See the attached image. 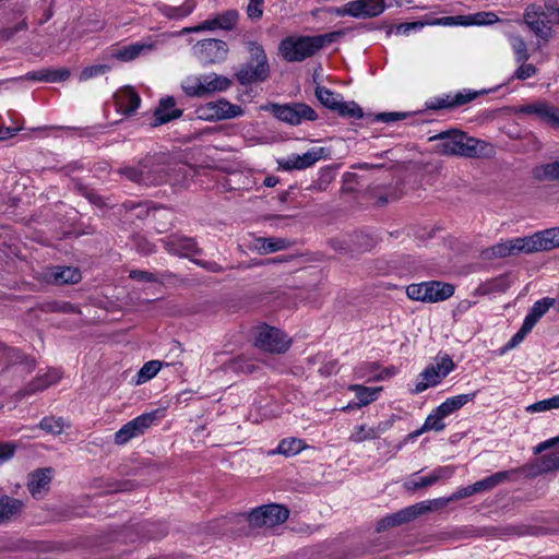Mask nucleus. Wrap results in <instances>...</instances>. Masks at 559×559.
<instances>
[{
  "label": "nucleus",
  "instance_id": "nucleus-1",
  "mask_svg": "<svg viewBox=\"0 0 559 559\" xmlns=\"http://www.w3.org/2000/svg\"><path fill=\"white\" fill-rule=\"evenodd\" d=\"M430 140H438L437 151L444 155L488 157L495 153L493 146L485 141L467 136L460 131L440 133Z\"/></svg>",
  "mask_w": 559,
  "mask_h": 559
},
{
  "label": "nucleus",
  "instance_id": "nucleus-2",
  "mask_svg": "<svg viewBox=\"0 0 559 559\" xmlns=\"http://www.w3.org/2000/svg\"><path fill=\"white\" fill-rule=\"evenodd\" d=\"M476 493L474 484L459 488L450 498L423 501L400 510L382 520V524H405L417 520L421 514L442 508L450 501L467 498Z\"/></svg>",
  "mask_w": 559,
  "mask_h": 559
},
{
  "label": "nucleus",
  "instance_id": "nucleus-3",
  "mask_svg": "<svg viewBox=\"0 0 559 559\" xmlns=\"http://www.w3.org/2000/svg\"><path fill=\"white\" fill-rule=\"evenodd\" d=\"M336 35L338 33L322 36H290L281 41L278 50L286 61H302L314 55L326 43H331Z\"/></svg>",
  "mask_w": 559,
  "mask_h": 559
},
{
  "label": "nucleus",
  "instance_id": "nucleus-4",
  "mask_svg": "<svg viewBox=\"0 0 559 559\" xmlns=\"http://www.w3.org/2000/svg\"><path fill=\"white\" fill-rule=\"evenodd\" d=\"M247 49L250 59L236 73L237 80L242 85L265 81L270 75V66L263 47L255 41H248Z\"/></svg>",
  "mask_w": 559,
  "mask_h": 559
},
{
  "label": "nucleus",
  "instance_id": "nucleus-5",
  "mask_svg": "<svg viewBox=\"0 0 559 559\" xmlns=\"http://www.w3.org/2000/svg\"><path fill=\"white\" fill-rule=\"evenodd\" d=\"M230 86V79L214 72L188 75L181 82L182 91L191 97H205L216 92H224Z\"/></svg>",
  "mask_w": 559,
  "mask_h": 559
},
{
  "label": "nucleus",
  "instance_id": "nucleus-6",
  "mask_svg": "<svg viewBox=\"0 0 559 559\" xmlns=\"http://www.w3.org/2000/svg\"><path fill=\"white\" fill-rule=\"evenodd\" d=\"M164 157H150L145 159L139 167H123L119 170L120 174L126 175L132 181L150 185H159L170 181L166 174Z\"/></svg>",
  "mask_w": 559,
  "mask_h": 559
},
{
  "label": "nucleus",
  "instance_id": "nucleus-7",
  "mask_svg": "<svg viewBox=\"0 0 559 559\" xmlns=\"http://www.w3.org/2000/svg\"><path fill=\"white\" fill-rule=\"evenodd\" d=\"M289 509L281 503H267L251 509L249 512L237 513L231 521L249 524H284L289 518Z\"/></svg>",
  "mask_w": 559,
  "mask_h": 559
},
{
  "label": "nucleus",
  "instance_id": "nucleus-8",
  "mask_svg": "<svg viewBox=\"0 0 559 559\" xmlns=\"http://www.w3.org/2000/svg\"><path fill=\"white\" fill-rule=\"evenodd\" d=\"M453 294V285L438 281L411 284L406 287V295L409 299L429 304L447 300Z\"/></svg>",
  "mask_w": 559,
  "mask_h": 559
},
{
  "label": "nucleus",
  "instance_id": "nucleus-9",
  "mask_svg": "<svg viewBox=\"0 0 559 559\" xmlns=\"http://www.w3.org/2000/svg\"><path fill=\"white\" fill-rule=\"evenodd\" d=\"M454 367L455 365L450 356H437L433 364L419 373L415 386L412 390L413 393L418 394L428 388L439 384L450 372L453 371Z\"/></svg>",
  "mask_w": 559,
  "mask_h": 559
},
{
  "label": "nucleus",
  "instance_id": "nucleus-10",
  "mask_svg": "<svg viewBox=\"0 0 559 559\" xmlns=\"http://www.w3.org/2000/svg\"><path fill=\"white\" fill-rule=\"evenodd\" d=\"M164 417L163 409H155L148 413H144L133 418L132 420L124 424L114 437L115 443L117 445H124L130 440L138 438L151 427L157 420Z\"/></svg>",
  "mask_w": 559,
  "mask_h": 559
},
{
  "label": "nucleus",
  "instance_id": "nucleus-11",
  "mask_svg": "<svg viewBox=\"0 0 559 559\" xmlns=\"http://www.w3.org/2000/svg\"><path fill=\"white\" fill-rule=\"evenodd\" d=\"M264 108L271 111L278 120L292 126H298L305 121H313L317 119L316 111L302 103L288 105L271 104Z\"/></svg>",
  "mask_w": 559,
  "mask_h": 559
},
{
  "label": "nucleus",
  "instance_id": "nucleus-12",
  "mask_svg": "<svg viewBox=\"0 0 559 559\" xmlns=\"http://www.w3.org/2000/svg\"><path fill=\"white\" fill-rule=\"evenodd\" d=\"M384 9V0H353L342 7L331 9L330 12L337 16L370 19L380 15Z\"/></svg>",
  "mask_w": 559,
  "mask_h": 559
},
{
  "label": "nucleus",
  "instance_id": "nucleus-13",
  "mask_svg": "<svg viewBox=\"0 0 559 559\" xmlns=\"http://www.w3.org/2000/svg\"><path fill=\"white\" fill-rule=\"evenodd\" d=\"M524 24L542 41L547 43L552 37V27L543 5L532 3L526 7L523 14Z\"/></svg>",
  "mask_w": 559,
  "mask_h": 559
},
{
  "label": "nucleus",
  "instance_id": "nucleus-14",
  "mask_svg": "<svg viewBox=\"0 0 559 559\" xmlns=\"http://www.w3.org/2000/svg\"><path fill=\"white\" fill-rule=\"evenodd\" d=\"M195 114L199 119L216 121L239 117L243 114V110L240 106L233 105L228 100L221 98L200 105Z\"/></svg>",
  "mask_w": 559,
  "mask_h": 559
},
{
  "label": "nucleus",
  "instance_id": "nucleus-15",
  "mask_svg": "<svg viewBox=\"0 0 559 559\" xmlns=\"http://www.w3.org/2000/svg\"><path fill=\"white\" fill-rule=\"evenodd\" d=\"M192 50L194 57L204 64L221 63L226 60L228 55L227 44L215 38L198 41Z\"/></svg>",
  "mask_w": 559,
  "mask_h": 559
},
{
  "label": "nucleus",
  "instance_id": "nucleus-16",
  "mask_svg": "<svg viewBox=\"0 0 559 559\" xmlns=\"http://www.w3.org/2000/svg\"><path fill=\"white\" fill-rule=\"evenodd\" d=\"M254 345L264 352L283 353L289 347V340L282 331L265 325L258 329Z\"/></svg>",
  "mask_w": 559,
  "mask_h": 559
},
{
  "label": "nucleus",
  "instance_id": "nucleus-17",
  "mask_svg": "<svg viewBox=\"0 0 559 559\" xmlns=\"http://www.w3.org/2000/svg\"><path fill=\"white\" fill-rule=\"evenodd\" d=\"M520 253L530 254V247L526 237H518L502 240L481 252L485 260L507 258Z\"/></svg>",
  "mask_w": 559,
  "mask_h": 559
},
{
  "label": "nucleus",
  "instance_id": "nucleus-18",
  "mask_svg": "<svg viewBox=\"0 0 559 559\" xmlns=\"http://www.w3.org/2000/svg\"><path fill=\"white\" fill-rule=\"evenodd\" d=\"M328 155L329 152L325 147L316 146L301 155L293 154L278 160V166L284 170H301L311 167L321 159H325Z\"/></svg>",
  "mask_w": 559,
  "mask_h": 559
},
{
  "label": "nucleus",
  "instance_id": "nucleus-19",
  "mask_svg": "<svg viewBox=\"0 0 559 559\" xmlns=\"http://www.w3.org/2000/svg\"><path fill=\"white\" fill-rule=\"evenodd\" d=\"M527 242L531 253L559 248V227L545 229L527 236Z\"/></svg>",
  "mask_w": 559,
  "mask_h": 559
},
{
  "label": "nucleus",
  "instance_id": "nucleus-20",
  "mask_svg": "<svg viewBox=\"0 0 559 559\" xmlns=\"http://www.w3.org/2000/svg\"><path fill=\"white\" fill-rule=\"evenodd\" d=\"M520 112L536 116L551 127H559V108L545 102H536L521 106Z\"/></svg>",
  "mask_w": 559,
  "mask_h": 559
},
{
  "label": "nucleus",
  "instance_id": "nucleus-21",
  "mask_svg": "<svg viewBox=\"0 0 559 559\" xmlns=\"http://www.w3.org/2000/svg\"><path fill=\"white\" fill-rule=\"evenodd\" d=\"M53 469L50 467L39 468L29 474L27 489L33 498H43L49 490Z\"/></svg>",
  "mask_w": 559,
  "mask_h": 559
},
{
  "label": "nucleus",
  "instance_id": "nucleus-22",
  "mask_svg": "<svg viewBox=\"0 0 559 559\" xmlns=\"http://www.w3.org/2000/svg\"><path fill=\"white\" fill-rule=\"evenodd\" d=\"M156 47L157 40H142L115 49L112 57L120 61L129 62L142 55L153 51Z\"/></svg>",
  "mask_w": 559,
  "mask_h": 559
},
{
  "label": "nucleus",
  "instance_id": "nucleus-23",
  "mask_svg": "<svg viewBox=\"0 0 559 559\" xmlns=\"http://www.w3.org/2000/svg\"><path fill=\"white\" fill-rule=\"evenodd\" d=\"M25 503L0 491V522L17 521L23 513Z\"/></svg>",
  "mask_w": 559,
  "mask_h": 559
},
{
  "label": "nucleus",
  "instance_id": "nucleus-24",
  "mask_svg": "<svg viewBox=\"0 0 559 559\" xmlns=\"http://www.w3.org/2000/svg\"><path fill=\"white\" fill-rule=\"evenodd\" d=\"M498 16L492 12H481L469 16H450L438 20V24L441 25H489L496 23Z\"/></svg>",
  "mask_w": 559,
  "mask_h": 559
},
{
  "label": "nucleus",
  "instance_id": "nucleus-25",
  "mask_svg": "<svg viewBox=\"0 0 559 559\" xmlns=\"http://www.w3.org/2000/svg\"><path fill=\"white\" fill-rule=\"evenodd\" d=\"M117 110L123 115H132L140 106L141 99L138 93L127 86L115 94Z\"/></svg>",
  "mask_w": 559,
  "mask_h": 559
},
{
  "label": "nucleus",
  "instance_id": "nucleus-26",
  "mask_svg": "<svg viewBox=\"0 0 559 559\" xmlns=\"http://www.w3.org/2000/svg\"><path fill=\"white\" fill-rule=\"evenodd\" d=\"M181 116V110L176 108V103L174 97L166 96L159 100L157 108L154 111V117L156 120L155 124L166 123L173 119H176Z\"/></svg>",
  "mask_w": 559,
  "mask_h": 559
},
{
  "label": "nucleus",
  "instance_id": "nucleus-27",
  "mask_svg": "<svg viewBox=\"0 0 559 559\" xmlns=\"http://www.w3.org/2000/svg\"><path fill=\"white\" fill-rule=\"evenodd\" d=\"M46 277L55 284H74L81 280V272L76 267L57 266L51 269Z\"/></svg>",
  "mask_w": 559,
  "mask_h": 559
},
{
  "label": "nucleus",
  "instance_id": "nucleus-28",
  "mask_svg": "<svg viewBox=\"0 0 559 559\" xmlns=\"http://www.w3.org/2000/svg\"><path fill=\"white\" fill-rule=\"evenodd\" d=\"M555 301L554 298L545 297L534 302L523 323L533 330L539 319L555 305Z\"/></svg>",
  "mask_w": 559,
  "mask_h": 559
},
{
  "label": "nucleus",
  "instance_id": "nucleus-29",
  "mask_svg": "<svg viewBox=\"0 0 559 559\" xmlns=\"http://www.w3.org/2000/svg\"><path fill=\"white\" fill-rule=\"evenodd\" d=\"M394 370L384 369L378 371V366L374 362L364 364L356 368L355 376L358 379H366L367 381H379L388 379L394 374Z\"/></svg>",
  "mask_w": 559,
  "mask_h": 559
},
{
  "label": "nucleus",
  "instance_id": "nucleus-30",
  "mask_svg": "<svg viewBox=\"0 0 559 559\" xmlns=\"http://www.w3.org/2000/svg\"><path fill=\"white\" fill-rule=\"evenodd\" d=\"M475 394H459L455 396L448 397L443 403H441L436 409L443 416L444 418L453 414L454 412L462 408L464 405L473 401Z\"/></svg>",
  "mask_w": 559,
  "mask_h": 559
},
{
  "label": "nucleus",
  "instance_id": "nucleus-31",
  "mask_svg": "<svg viewBox=\"0 0 559 559\" xmlns=\"http://www.w3.org/2000/svg\"><path fill=\"white\" fill-rule=\"evenodd\" d=\"M306 447L305 441L301 439L294 437L285 438L278 443L276 449L269 452V455L281 454L287 457L295 456L306 449Z\"/></svg>",
  "mask_w": 559,
  "mask_h": 559
},
{
  "label": "nucleus",
  "instance_id": "nucleus-32",
  "mask_svg": "<svg viewBox=\"0 0 559 559\" xmlns=\"http://www.w3.org/2000/svg\"><path fill=\"white\" fill-rule=\"evenodd\" d=\"M288 245H289L288 240H286L284 238L259 237L254 240V248L258 250V252H260L262 254H267V253L283 250V249L287 248Z\"/></svg>",
  "mask_w": 559,
  "mask_h": 559
},
{
  "label": "nucleus",
  "instance_id": "nucleus-33",
  "mask_svg": "<svg viewBox=\"0 0 559 559\" xmlns=\"http://www.w3.org/2000/svg\"><path fill=\"white\" fill-rule=\"evenodd\" d=\"M532 175L539 181H559V160L535 166Z\"/></svg>",
  "mask_w": 559,
  "mask_h": 559
},
{
  "label": "nucleus",
  "instance_id": "nucleus-34",
  "mask_svg": "<svg viewBox=\"0 0 559 559\" xmlns=\"http://www.w3.org/2000/svg\"><path fill=\"white\" fill-rule=\"evenodd\" d=\"M350 391H354L358 399V407L367 406L378 399V394L381 392L382 388H369L360 384H352L348 386Z\"/></svg>",
  "mask_w": 559,
  "mask_h": 559
},
{
  "label": "nucleus",
  "instance_id": "nucleus-35",
  "mask_svg": "<svg viewBox=\"0 0 559 559\" xmlns=\"http://www.w3.org/2000/svg\"><path fill=\"white\" fill-rule=\"evenodd\" d=\"M509 478V472H498L474 484L476 493L490 491Z\"/></svg>",
  "mask_w": 559,
  "mask_h": 559
},
{
  "label": "nucleus",
  "instance_id": "nucleus-36",
  "mask_svg": "<svg viewBox=\"0 0 559 559\" xmlns=\"http://www.w3.org/2000/svg\"><path fill=\"white\" fill-rule=\"evenodd\" d=\"M444 417L435 408L425 419L424 425L420 429L415 432V436H419L427 431H442L445 428L443 423Z\"/></svg>",
  "mask_w": 559,
  "mask_h": 559
},
{
  "label": "nucleus",
  "instance_id": "nucleus-37",
  "mask_svg": "<svg viewBox=\"0 0 559 559\" xmlns=\"http://www.w3.org/2000/svg\"><path fill=\"white\" fill-rule=\"evenodd\" d=\"M162 364L158 360H150L145 362L142 368L138 371L134 383L136 385L143 384L154 378L160 370Z\"/></svg>",
  "mask_w": 559,
  "mask_h": 559
},
{
  "label": "nucleus",
  "instance_id": "nucleus-38",
  "mask_svg": "<svg viewBox=\"0 0 559 559\" xmlns=\"http://www.w3.org/2000/svg\"><path fill=\"white\" fill-rule=\"evenodd\" d=\"M316 96L318 100L325 107L334 110L340 105L341 95L332 92L324 86H318L316 88Z\"/></svg>",
  "mask_w": 559,
  "mask_h": 559
},
{
  "label": "nucleus",
  "instance_id": "nucleus-39",
  "mask_svg": "<svg viewBox=\"0 0 559 559\" xmlns=\"http://www.w3.org/2000/svg\"><path fill=\"white\" fill-rule=\"evenodd\" d=\"M195 5L197 3L194 0H187L181 5L168 8L164 14L168 19L181 20L189 16L194 11Z\"/></svg>",
  "mask_w": 559,
  "mask_h": 559
},
{
  "label": "nucleus",
  "instance_id": "nucleus-40",
  "mask_svg": "<svg viewBox=\"0 0 559 559\" xmlns=\"http://www.w3.org/2000/svg\"><path fill=\"white\" fill-rule=\"evenodd\" d=\"M509 43L512 48L515 61H526L528 51L525 40L520 35H509Z\"/></svg>",
  "mask_w": 559,
  "mask_h": 559
},
{
  "label": "nucleus",
  "instance_id": "nucleus-41",
  "mask_svg": "<svg viewBox=\"0 0 559 559\" xmlns=\"http://www.w3.org/2000/svg\"><path fill=\"white\" fill-rule=\"evenodd\" d=\"M537 469L539 473L559 469V451L540 456L537 461Z\"/></svg>",
  "mask_w": 559,
  "mask_h": 559
},
{
  "label": "nucleus",
  "instance_id": "nucleus-42",
  "mask_svg": "<svg viewBox=\"0 0 559 559\" xmlns=\"http://www.w3.org/2000/svg\"><path fill=\"white\" fill-rule=\"evenodd\" d=\"M559 408V394L550 399L542 400L526 407L527 413H543Z\"/></svg>",
  "mask_w": 559,
  "mask_h": 559
},
{
  "label": "nucleus",
  "instance_id": "nucleus-43",
  "mask_svg": "<svg viewBox=\"0 0 559 559\" xmlns=\"http://www.w3.org/2000/svg\"><path fill=\"white\" fill-rule=\"evenodd\" d=\"M342 117H349L359 119L362 117L361 108L355 102H343L340 99V105L335 109Z\"/></svg>",
  "mask_w": 559,
  "mask_h": 559
},
{
  "label": "nucleus",
  "instance_id": "nucleus-44",
  "mask_svg": "<svg viewBox=\"0 0 559 559\" xmlns=\"http://www.w3.org/2000/svg\"><path fill=\"white\" fill-rule=\"evenodd\" d=\"M218 29H231L237 21H238V13L235 10H228L226 12H223L221 14H217L215 16Z\"/></svg>",
  "mask_w": 559,
  "mask_h": 559
},
{
  "label": "nucleus",
  "instance_id": "nucleus-45",
  "mask_svg": "<svg viewBox=\"0 0 559 559\" xmlns=\"http://www.w3.org/2000/svg\"><path fill=\"white\" fill-rule=\"evenodd\" d=\"M111 67L109 64L99 63L84 68L80 73V81H87L93 78L107 73Z\"/></svg>",
  "mask_w": 559,
  "mask_h": 559
},
{
  "label": "nucleus",
  "instance_id": "nucleus-46",
  "mask_svg": "<svg viewBox=\"0 0 559 559\" xmlns=\"http://www.w3.org/2000/svg\"><path fill=\"white\" fill-rule=\"evenodd\" d=\"M94 488L102 490L104 493L119 492L127 489V485L123 483L95 479L93 483Z\"/></svg>",
  "mask_w": 559,
  "mask_h": 559
},
{
  "label": "nucleus",
  "instance_id": "nucleus-47",
  "mask_svg": "<svg viewBox=\"0 0 559 559\" xmlns=\"http://www.w3.org/2000/svg\"><path fill=\"white\" fill-rule=\"evenodd\" d=\"M215 29H218V26H217L215 16H214L212 19H207V20L203 21L202 23H200L195 26L185 27L181 31L174 33L173 35L176 36V35H182V34H188V33H199V32L215 31Z\"/></svg>",
  "mask_w": 559,
  "mask_h": 559
},
{
  "label": "nucleus",
  "instance_id": "nucleus-48",
  "mask_svg": "<svg viewBox=\"0 0 559 559\" xmlns=\"http://www.w3.org/2000/svg\"><path fill=\"white\" fill-rule=\"evenodd\" d=\"M40 428L52 435H60L64 429V421L61 418L46 417L40 424Z\"/></svg>",
  "mask_w": 559,
  "mask_h": 559
},
{
  "label": "nucleus",
  "instance_id": "nucleus-49",
  "mask_svg": "<svg viewBox=\"0 0 559 559\" xmlns=\"http://www.w3.org/2000/svg\"><path fill=\"white\" fill-rule=\"evenodd\" d=\"M519 63L513 78L518 80H526L533 78L537 73V69L534 64L527 63L526 61H516Z\"/></svg>",
  "mask_w": 559,
  "mask_h": 559
},
{
  "label": "nucleus",
  "instance_id": "nucleus-50",
  "mask_svg": "<svg viewBox=\"0 0 559 559\" xmlns=\"http://www.w3.org/2000/svg\"><path fill=\"white\" fill-rule=\"evenodd\" d=\"M433 478L431 477L430 474L426 475V476H423V477H418V478H411L408 480L405 481L404 484V487L407 489V490H417L419 488H424V487H429L431 485H433Z\"/></svg>",
  "mask_w": 559,
  "mask_h": 559
},
{
  "label": "nucleus",
  "instance_id": "nucleus-51",
  "mask_svg": "<svg viewBox=\"0 0 559 559\" xmlns=\"http://www.w3.org/2000/svg\"><path fill=\"white\" fill-rule=\"evenodd\" d=\"M532 331L531 328H528L526 324H522L521 329L511 337V340L506 344L504 348L502 349V353L513 349L519 344L523 342L525 336Z\"/></svg>",
  "mask_w": 559,
  "mask_h": 559
},
{
  "label": "nucleus",
  "instance_id": "nucleus-52",
  "mask_svg": "<svg viewBox=\"0 0 559 559\" xmlns=\"http://www.w3.org/2000/svg\"><path fill=\"white\" fill-rule=\"evenodd\" d=\"M455 473V467L452 465L439 466L435 468L430 475L436 484L438 480L450 479Z\"/></svg>",
  "mask_w": 559,
  "mask_h": 559
},
{
  "label": "nucleus",
  "instance_id": "nucleus-53",
  "mask_svg": "<svg viewBox=\"0 0 559 559\" xmlns=\"http://www.w3.org/2000/svg\"><path fill=\"white\" fill-rule=\"evenodd\" d=\"M377 433L374 429L367 428L366 426H359L355 429L353 432L350 439L354 442H361L364 440L373 439L376 438Z\"/></svg>",
  "mask_w": 559,
  "mask_h": 559
},
{
  "label": "nucleus",
  "instance_id": "nucleus-54",
  "mask_svg": "<svg viewBox=\"0 0 559 559\" xmlns=\"http://www.w3.org/2000/svg\"><path fill=\"white\" fill-rule=\"evenodd\" d=\"M59 378L60 374L58 371L48 372L47 374L37 380V382L34 384V391L46 389L50 384L57 382Z\"/></svg>",
  "mask_w": 559,
  "mask_h": 559
},
{
  "label": "nucleus",
  "instance_id": "nucleus-55",
  "mask_svg": "<svg viewBox=\"0 0 559 559\" xmlns=\"http://www.w3.org/2000/svg\"><path fill=\"white\" fill-rule=\"evenodd\" d=\"M474 97H475V95L457 94L454 97V99H452V100H449L448 98L447 99H440L436 107L443 108V107H451V106H455V105H463V104L472 100Z\"/></svg>",
  "mask_w": 559,
  "mask_h": 559
},
{
  "label": "nucleus",
  "instance_id": "nucleus-56",
  "mask_svg": "<svg viewBox=\"0 0 559 559\" xmlns=\"http://www.w3.org/2000/svg\"><path fill=\"white\" fill-rule=\"evenodd\" d=\"M70 72L67 69L46 70V82H61L69 78Z\"/></svg>",
  "mask_w": 559,
  "mask_h": 559
},
{
  "label": "nucleus",
  "instance_id": "nucleus-57",
  "mask_svg": "<svg viewBox=\"0 0 559 559\" xmlns=\"http://www.w3.org/2000/svg\"><path fill=\"white\" fill-rule=\"evenodd\" d=\"M262 4H263L262 0H250L249 1L248 8H247V13L250 19H260L262 16V13H263Z\"/></svg>",
  "mask_w": 559,
  "mask_h": 559
},
{
  "label": "nucleus",
  "instance_id": "nucleus-58",
  "mask_svg": "<svg viewBox=\"0 0 559 559\" xmlns=\"http://www.w3.org/2000/svg\"><path fill=\"white\" fill-rule=\"evenodd\" d=\"M15 449L16 447L14 443H0V465L14 455Z\"/></svg>",
  "mask_w": 559,
  "mask_h": 559
},
{
  "label": "nucleus",
  "instance_id": "nucleus-59",
  "mask_svg": "<svg viewBox=\"0 0 559 559\" xmlns=\"http://www.w3.org/2000/svg\"><path fill=\"white\" fill-rule=\"evenodd\" d=\"M406 117L405 114H401V112H382L380 115H378V120L382 121V122H393V121H397V120H401V119H404Z\"/></svg>",
  "mask_w": 559,
  "mask_h": 559
},
{
  "label": "nucleus",
  "instance_id": "nucleus-60",
  "mask_svg": "<svg viewBox=\"0 0 559 559\" xmlns=\"http://www.w3.org/2000/svg\"><path fill=\"white\" fill-rule=\"evenodd\" d=\"M22 129H23L22 126L14 127V128H12V127L0 128V141L13 138Z\"/></svg>",
  "mask_w": 559,
  "mask_h": 559
},
{
  "label": "nucleus",
  "instance_id": "nucleus-61",
  "mask_svg": "<svg viewBox=\"0 0 559 559\" xmlns=\"http://www.w3.org/2000/svg\"><path fill=\"white\" fill-rule=\"evenodd\" d=\"M559 442V437L557 438H552V439H548L542 443H539L536 448H535V453H540L543 451H545L546 449L552 447L554 444L558 443Z\"/></svg>",
  "mask_w": 559,
  "mask_h": 559
},
{
  "label": "nucleus",
  "instance_id": "nucleus-62",
  "mask_svg": "<svg viewBox=\"0 0 559 559\" xmlns=\"http://www.w3.org/2000/svg\"><path fill=\"white\" fill-rule=\"evenodd\" d=\"M130 277L136 281H152L153 275L144 271H132Z\"/></svg>",
  "mask_w": 559,
  "mask_h": 559
},
{
  "label": "nucleus",
  "instance_id": "nucleus-63",
  "mask_svg": "<svg viewBox=\"0 0 559 559\" xmlns=\"http://www.w3.org/2000/svg\"><path fill=\"white\" fill-rule=\"evenodd\" d=\"M182 252L181 254H189L190 252H193L195 250V243L191 239H183L182 240Z\"/></svg>",
  "mask_w": 559,
  "mask_h": 559
},
{
  "label": "nucleus",
  "instance_id": "nucleus-64",
  "mask_svg": "<svg viewBox=\"0 0 559 559\" xmlns=\"http://www.w3.org/2000/svg\"><path fill=\"white\" fill-rule=\"evenodd\" d=\"M27 79L46 82V70L28 73Z\"/></svg>",
  "mask_w": 559,
  "mask_h": 559
}]
</instances>
